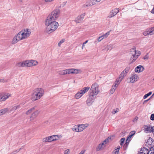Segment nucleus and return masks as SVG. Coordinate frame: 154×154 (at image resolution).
Masks as SVG:
<instances>
[{
	"mask_svg": "<svg viewBox=\"0 0 154 154\" xmlns=\"http://www.w3.org/2000/svg\"><path fill=\"white\" fill-rule=\"evenodd\" d=\"M60 13V10L57 9L53 11L48 16L45 21V24L47 26L46 32L50 33L56 29L58 26V22L54 21L57 18Z\"/></svg>",
	"mask_w": 154,
	"mask_h": 154,
	"instance_id": "1",
	"label": "nucleus"
},
{
	"mask_svg": "<svg viewBox=\"0 0 154 154\" xmlns=\"http://www.w3.org/2000/svg\"><path fill=\"white\" fill-rule=\"evenodd\" d=\"M130 54H131L132 57L130 59V63L129 64L135 62L137 59L138 57L141 54V52L138 51H136L135 48H133L130 49Z\"/></svg>",
	"mask_w": 154,
	"mask_h": 154,
	"instance_id": "2",
	"label": "nucleus"
},
{
	"mask_svg": "<svg viewBox=\"0 0 154 154\" xmlns=\"http://www.w3.org/2000/svg\"><path fill=\"white\" fill-rule=\"evenodd\" d=\"M89 97L86 100V104L88 106H90L94 101L97 95H95V94H94V93L89 92Z\"/></svg>",
	"mask_w": 154,
	"mask_h": 154,
	"instance_id": "3",
	"label": "nucleus"
},
{
	"mask_svg": "<svg viewBox=\"0 0 154 154\" xmlns=\"http://www.w3.org/2000/svg\"><path fill=\"white\" fill-rule=\"evenodd\" d=\"M89 92L94 93V94H95V95H97L98 94L99 92L98 87L96 83H95L92 85Z\"/></svg>",
	"mask_w": 154,
	"mask_h": 154,
	"instance_id": "4",
	"label": "nucleus"
},
{
	"mask_svg": "<svg viewBox=\"0 0 154 154\" xmlns=\"http://www.w3.org/2000/svg\"><path fill=\"white\" fill-rule=\"evenodd\" d=\"M119 11V8H116L114 9L110 12L107 17L110 18L115 16Z\"/></svg>",
	"mask_w": 154,
	"mask_h": 154,
	"instance_id": "5",
	"label": "nucleus"
},
{
	"mask_svg": "<svg viewBox=\"0 0 154 154\" xmlns=\"http://www.w3.org/2000/svg\"><path fill=\"white\" fill-rule=\"evenodd\" d=\"M146 148H148L149 146H154V141L153 140L151 137H149L146 142Z\"/></svg>",
	"mask_w": 154,
	"mask_h": 154,
	"instance_id": "6",
	"label": "nucleus"
},
{
	"mask_svg": "<svg viewBox=\"0 0 154 154\" xmlns=\"http://www.w3.org/2000/svg\"><path fill=\"white\" fill-rule=\"evenodd\" d=\"M125 71V69L124 70L121 72V74L120 75L119 78L116 79V84L114 85V87H116V86L117 85V83L118 84L123 79L125 74V73H124Z\"/></svg>",
	"mask_w": 154,
	"mask_h": 154,
	"instance_id": "7",
	"label": "nucleus"
},
{
	"mask_svg": "<svg viewBox=\"0 0 154 154\" xmlns=\"http://www.w3.org/2000/svg\"><path fill=\"white\" fill-rule=\"evenodd\" d=\"M143 34L145 36L154 34V27L150 28L148 31H146L143 32Z\"/></svg>",
	"mask_w": 154,
	"mask_h": 154,
	"instance_id": "8",
	"label": "nucleus"
},
{
	"mask_svg": "<svg viewBox=\"0 0 154 154\" xmlns=\"http://www.w3.org/2000/svg\"><path fill=\"white\" fill-rule=\"evenodd\" d=\"M61 137V136L57 135H53L49 137L48 138L49 139V140H50V141L51 142L52 141H55L57 140L58 139Z\"/></svg>",
	"mask_w": 154,
	"mask_h": 154,
	"instance_id": "9",
	"label": "nucleus"
},
{
	"mask_svg": "<svg viewBox=\"0 0 154 154\" xmlns=\"http://www.w3.org/2000/svg\"><path fill=\"white\" fill-rule=\"evenodd\" d=\"M34 91L35 93L38 94V95H40L41 97L43 96L44 94V91L42 88H37L35 89Z\"/></svg>",
	"mask_w": 154,
	"mask_h": 154,
	"instance_id": "10",
	"label": "nucleus"
},
{
	"mask_svg": "<svg viewBox=\"0 0 154 154\" xmlns=\"http://www.w3.org/2000/svg\"><path fill=\"white\" fill-rule=\"evenodd\" d=\"M138 78V77L137 74H132L130 78V82L131 83H133L135 81H137Z\"/></svg>",
	"mask_w": 154,
	"mask_h": 154,
	"instance_id": "11",
	"label": "nucleus"
},
{
	"mask_svg": "<svg viewBox=\"0 0 154 154\" xmlns=\"http://www.w3.org/2000/svg\"><path fill=\"white\" fill-rule=\"evenodd\" d=\"M146 148L147 154H154V146H149Z\"/></svg>",
	"mask_w": 154,
	"mask_h": 154,
	"instance_id": "12",
	"label": "nucleus"
},
{
	"mask_svg": "<svg viewBox=\"0 0 154 154\" xmlns=\"http://www.w3.org/2000/svg\"><path fill=\"white\" fill-rule=\"evenodd\" d=\"M41 97L40 95H38V94L35 93L34 91L32 99V101H34L39 99Z\"/></svg>",
	"mask_w": 154,
	"mask_h": 154,
	"instance_id": "13",
	"label": "nucleus"
},
{
	"mask_svg": "<svg viewBox=\"0 0 154 154\" xmlns=\"http://www.w3.org/2000/svg\"><path fill=\"white\" fill-rule=\"evenodd\" d=\"M144 70V68L143 66L139 65L135 69V71L136 72H143Z\"/></svg>",
	"mask_w": 154,
	"mask_h": 154,
	"instance_id": "14",
	"label": "nucleus"
},
{
	"mask_svg": "<svg viewBox=\"0 0 154 154\" xmlns=\"http://www.w3.org/2000/svg\"><path fill=\"white\" fill-rule=\"evenodd\" d=\"M27 60L24 62H20L17 63V66L19 67H23L25 66H28V64H27Z\"/></svg>",
	"mask_w": 154,
	"mask_h": 154,
	"instance_id": "15",
	"label": "nucleus"
},
{
	"mask_svg": "<svg viewBox=\"0 0 154 154\" xmlns=\"http://www.w3.org/2000/svg\"><path fill=\"white\" fill-rule=\"evenodd\" d=\"M27 64H28V66H35L37 64V62L35 60H32L31 61H28Z\"/></svg>",
	"mask_w": 154,
	"mask_h": 154,
	"instance_id": "16",
	"label": "nucleus"
},
{
	"mask_svg": "<svg viewBox=\"0 0 154 154\" xmlns=\"http://www.w3.org/2000/svg\"><path fill=\"white\" fill-rule=\"evenodd\" d=\"M23 31H21L19 32L18 34L16 35L17 37L18 38V40H21L24 39V38L23 36Z\"/></svg>",
	"mask_w": 154,
	"mask_h": 154,
	"instance_id": "17",
	"label": "nucleus"
},
{
	"mask_svg": "<svg viewBox=\"0 0 154 154\" xmlns=\"http://www.w3.org/2000/svg\"><path fill=\"white\" fill-rule=\"evenodd\" d=\"M10 95H5L0 94V102L5 101L7 98L9 97Z\"/></svg>",
	"mask_w": 154,
	"mask_h": 154,
	"instance_id": "18",
	"label": "nucleus"
},
{
	"mask_svg": "<svg viewBox=\"0 0 154 154\" xmlns=\"http://www.w3.org/2000/svg\"><path fill=\"white\" fill-rule=\"evenodd\" d=\"M93 5V4L92 0H90L87 2L86 4H84L82 6V7L86 8V7L92 6Z\"/></svg>",
	"mask_w": 154,
	"mask_h": 154,
	"instance_id": "19",
	"label": "nucleus"
},
{
	"mask_svg": "<svg viewBox=\"0 0 154 154\" xmlns=\"http://www.w3.org/2000/svg\"><path fill=\"white\" fill-rule=\"evenodd\" d=\"M39 112L38 110H37L35 111L31 114L30 118L31 119H34L38 116Z\"/></svg>",
	"mask_w": 154,
	"mask_h": 154,
	"instance_id": "20",
	"label": "nucleus"
},
{
	"mask_svg": "<svg viewBox=\"0 0 154 154\" xmlns=\"http://www.w3.org/2000/svg\"><path fill=\"white\" fill-rule=\"evenodd\" d=\"M70 73L73 74H77L79 73V71L80 70L77 69H70Z\"/></svg>",
	"mask_w": 154,
	"mask_h": 154,
	"instance_id": "21",
	"label": "nucleus"
},
{
	"mask_svg": "<svg viewBox=\"0 0 154 154\" xmlns=\"http://www.w3.org/2000/svg\"><path fill=\"white\" fill-rule=\"evenodd\" d=\"M90 88L89 87H86L82 88V89L80 90V91H81V92H82V94H83L87 92L90 89Z\"/></svg>",
	"mask_w": 154,
	"mask_h": 154,
	"instance_id": "22",
	"label": "nucleus"
},
{
	"mask_svg": "<svg viewBox=\"0 0 154 154\" xmlns=\"http://www.w3.org/2000/svg\"><path fill=\"white\" fill-rule=\"evenodd\" d=\"M70 73V69H66L63 70L61 72V75H63L66 74H69Z\"/></svg>",
	"mask_w": 154,
	"mask_h": 154,
	"instance_id": "23",
	"label": "nucleus"
},
{
	"mask_svg": "<svg viewBox=\"0 0 154 154\" xmlns=\"http://www.w3.org/2000/svg\"><path fill=\"white\" fill-rule=\"evenodd\" d=\"M83 94H82V92H81L80 90L79 91L77 94L75 95V97L76 99H79L81 97Z\"/></svg>",
	"mask_w": 154,
	"mask_h": 154,
	"instance_id": "24",
	"label": "nucleus"
},
{
	"mask_svg": "<svg viewBox=\"0 0 154 154\" xmlns=\"http://www.w3.org/2000/svg\"><path fill=\"white\" fill-rule=\"evenodd\" d=\"M83 20V17L81 16H79L78 17L75 19V22L77 23L81 22Z\"/></svg>",
	"mask_w": 154,
	"mask_h": 154,
	"instance_id": "25",
	"label": "nucleus"
},
{
	"mask_svg": "<svg viewBox=\"0 0 154 154\" xmlns=\"http://www.w3.org/2000/svg\"><path fill=\"white\" fill-rule=\"evenodd\" d=\"M8 111V108H5L0 110V116L4 114Z\"/></svg>",
	"mask_w": 154,
	"mask_h": 154,
	"instance_id": "26",
	"label": "nucleus"
},
{
	"mask_svg": "<svg viewBox=\"0 0 154 154\" xmlns=\"http://www.w3.org/2000/svg\"><path fill=\"white\" fill-rule=\"evenodd\" d=\"M87 125V124L84 125H79L78 128H79V131L80 132L83 131V130L85 129V128L87 127V125H86V126H85V125Z\"/></svg>",
	"mask_w": 154,
	"mask_h": 154,
	"instance_id": "27",
	"label": "nucleus"
},
{
	"mask_svg": "<svg viewBox=\"0 0 154 154\" xmlns=\"http://www.w3.org/2000/svg\"><path fill=\"white\" fill-rule=\"evenodd\" d=\"M146 147L141 148L138 154H147Z\"/></svg>",
	"mask_w": 154,
	"mask_h": 154,
	"instance_id": "28",
	"label": "nucleus"
},
{
	"mask_svg": "<svg viewBox=\"0 0 154 154\" xmlns=\"http://www.w3.org/2000/svg\"><path fill=\"white\" fill-rule=\"evenodd\" d=\"M131 137H130V136L128 135L126 140V148L127 147L128 145V144L129 142L131 140Z\"/></svg>",
	"mask_w": 154,
	"mask_h": 154,
	"instance_id": "29",
	"label": "nucleus"
},
{
	"mask_svg": "<svg viewBox=\"0 0 154 154\" xmlns=\"http://www.w3.org/2000/svg\"><path fill=\"white\" fill-rule=\"evenodd\" d=\"M19 41V40H18V38L17 37L16 35L13 38L12 42V44H15L17 43L18 41Z\"/></svg>",
	"mask_w": 154,
	"mask_h": 154,
	"instance_id": "30",
	"label": "nucleus"
},
{
	"mask_svg": "<svg viewBox=\"0 0 154 154\" xmlns=\"http://www.w3.org/2000/svg\"><path fill=\"white\" fill-rule=\"evenodd\" d=\"M120 147L119 146L117 149L113 150L112 152V154H118Z\"/></svg>",
	"mask_w": 154,
	"mask_h": 154,
	"instance_id": "31",
	"label": "nucleus"
},
{
	"mask_svg": "<svg viewBox=\"0 0 154 154\" xmlns=\"http://www.w3.org/2000/svg\"><path fill=\"white\" fill-rule=\"evenodd\" d=\"M35 107H33L30 109L26 112V115H28L31 113L32 111L34 110L35 109Z\"/></svg>",
	"mask_w": 154,
	"mask_h": 154,
	"instance_id": "32",
	"label": "nucleus"
},
{
	"mask_svg": "<svg viewBox=\"0 0 154 154\" xmlns=\"http://www.w3.org/2000/svg\"><path fill=\"white\" fill-rule=\"evenodd\" d=\"M72 130L73 131H76L77 132H79V128H78V127L77 126H75L74 127L72 128Z\"/></svg>",
	"mask_w": 154,
	"mask_h": 154,
	"instance_id": "33",
	"label": "nucleus"
},
{
	"mask_svg": "<svg viewBox=\"0 0 154 154\" xmlns=\"http://www.w3.org/2000/svg\"><path fill=\"white\" fill-rule=\"evenodd\" d=\"M152 127H150V126H147L145 127V129L147 131H148L150 133L152 132L151 131L152 130Z\"/></svg>",
	"mask_w": 154,
	"mask_h": 154,
	"instance_id": "34",
	"label": "nucleus"
},
{
	"mask_svg": "<svg viewBox=\"0 0 154 154\" xmlns=\"http://www.w3.org/2000/svg\"><path fill=\"white\" fill-rule=\"evenodd\" d=\"M125 140V138L123 137L120 140V145L122 146L123 144H124V143Z\"/></svg>",
	"mask_w": 154,
	"mask_h": 154,
	"instance_id": "35",
	"label": "nucleus"
},
{
	"mask_svg": "<svg viewBox=\"0 0 154 154\" xmlns=\"http://www.w3.org/2000/svg\"><path fill=\"white\" fill-rule=\"evenodd\" d=\"M20 105H17L16 106H13L12 109V110H15L17 109H19L20 108Z\"/></svg>",
	"mask_w": 154,
	"mask_h": 154,
	"instance_id": "36",
	"label": "nucleus"
},
{
	"mask_svg": "<svg viewBox=\"0 0 154 154\" xmlns=\"http://www.w3.org/2000/svg\"><path fill=\"white\" fill-rule=\"evenodd\" d=\"M152 93V92H149L147 94H146L144 96L143 98L144 99H145L147 97L150 95Z\"/></svg>",
	"mask_w": 154,
	"mask_h": 154,
	"instance_id": "37",
	"label": "nucleus"
},
{
	"mask_svg": "<svg viewBox=\"0 0 154 154\" xmlns=\"http://www.w3.org/2000/svg\"><path fill=\"white\" fill-rule=\"evenodd\" d=\"M102 146L100 144H99L98 146L97 147L96 149V150L97 151H99L101 149Z\"/></svg>",
	"mask_w": 154,
	"mask_h": 154,
	"instance_id": "38",
	"label": "nucleus"
},
{
	"mask_svg": "<svg viewBox=\"0 0 154 154\" xmlns=\"http://www.w3.org/2000/svg\"><path fill=\"white\" fill-rule=\"evenodd\" d=\"M113 86L114 85H113L112 87H113ZM115 91V89L114 88H112L109 91L110 94H112L113 93V92Z\"/></svg>",
	"mask_w": 154,
	"mask_h": 154,
	"instance_id": "39",
	"label": "nucleus"
},
{
	"mask_svg": "<svg viewBox=\"0 0 154 154\" xmlns=\"http://www.w3.org/2000/svg\"><path fill=\"white\" fill-rule=\"evenodd\" d=\"M23 35L24 38V39L26 38V37H27V36H29L28 33L25 32H23Z\"/></svg>",
	"mask_w": 154,
	"mask_h": 154,
	"instance_id": "40",
	"label": "nucleus"
},
{
	"mask_svg": "<svg viewBox=\"0 0 154 154\" xmlns=\"http://www.w3.org/2000/svg\"><path fill=\"white\" fill-rule=\"evenodd\" d=\"M104 38H105V37L103 36V35L101 36H100L98 38V42H100Z\"/></svg>",
	"mask_w": 154,
	"mask_h": 154,
	"instance_id": "41",
	"label": "nucleus"
},
{
	"mask_svg": "<svg viewBox=\"0 0 154 154\" xmlns=\"http://www.w3.org/2000/svg\"><path fill=\"white\" fill-rule=\"evenodd\" d=\"M65 41V39H63L61 40L59 42L58 45L59 46H60L61 44L64 42Z\"/></svg>",
	"mask_w": 154,
	"mask_h": 154,
	"instance_id": "42",
	"label": "nucleus"
},
{
	"mask_svg": "<svg viewBox=\"0 0 154 154\" xmlns=\"http://www.w3.org/2000/svg\"><path fill=\"white\" fill-rule=\"evenodd\" d=\"M119 111V109L118 108H116V109H114L112 111V113L113 114H114L118 112Z\"/></svg>",
	"mask_w": 154,
	"mask_h": 154,
	"instance_id": "43",
	"label": "nucleus"
},
{
	"mask_svg": "<svg viewBox=\"0 0 154 154\" xmlns=\"http://www.w3.org/2000/svg\"><path fill=\"white\" fill-rule=\"evenodd\" d=\"M24 32L28 33L29 36L30 35L31 32H30V30L29 29H24Z\"/></svg>",
	"mask_w": 154,
	"mask_h": 154,
	"instance_id": "44",
	"label": "nucleus"
},
{
	"mask_svg": "<svg viewBox=\"0 0 154 154\" xmlns=\"http://www.w3.org/2000/svg\"><path fill=\"white\" fill-rule=\"evenodd\" d=\"M110 33V31H109L106 33L104 34L103 35V36L105 37V38H106L109 35Z\"/></svg>",
	"mask_w": 154,
	"mask_h": 154,
	"instance_id": "45",
	"label": "nucleus"
},
{
	"mask_svg": "<svg viewBox=\"0 0 154 154\" xmlns=\"http://www.w3.org/2000/svg\"><path fill=\"white\" fill-rule=\"evenodd\" d=\"M149 56H148V54L147 53L145 56L143 57V59L144 60H147L148 59Z\"/></svg>",
	"mask_w": 154,
	"mask_h": 154,
	"instance_id": "46",
	"label": "nucleus"
},
{
	"mask_svg": "<svg viewBox=\"0 0 154 154\" xmlns=\"http://www.w3.org/2000/svg\"><path fill=\"white\" fill-rule=\"evenodd\" d=\"M48 137H49L44 138V141L45 142H50V140H49V139L48 138Z\"/></svg>",
	"mask_w": 154,
	"mask_h": 154,
	"instance_id": "47",
	"label": "nucleus"
},
{
	"mask_svg": "<svg viewBox=\"0 0 154 154\" xmlns=\"http://www.w3.org/2000/svg\"><path fill=\"white\" fill-rule=\"evenodd\" d=\"M150 119L152 121L154 120V114H152L151 115Z\"/></svg>",
	"mask_w": 154,
	"mask_h": 154,
	"instance_id": "48",
	"label": "nucleus"
},
{
	"mask_svg": "<svg viewBox=\"0 0 154 154\" xmlns=\"http://www.w3.org/2000/svg\"><path fill=\"white\" fill-rule=\"evenodd\" d=\"M130 69V66H128L126 68V73L128 72Z\"/></svg>",
	"mask_w": 154,
	"mask_h": 154,
	"instance_id": "49",
	"label": "nucleus"
},
{
	"mask_svg": "<svg viewBox=\"0 0 154 154\" xmlns=\"http://www.w3.org/2000/svg\"><path fill=\"white\" fill-rule=\"evenodd\" d=\"M69 152V149H67L65 151L64 154H68V153Z\"/></svg>",
	"mask_w": 154,
	"mask_h": 154,
	"instance_id": "50",
	"label": "nucleus"
},
{
	"mask_svg": "<svg viewBox=\"0 0 154 154\" xmlns=\"http://www.w3.org/2000/svg\"><path fill=\"white\" fill-rule=\"evenodd\" d=\"M7 81V80H5L4 79H0V82H5Z\"/></svg>",
	"mask_w": 154,
	"mask_h": 154,
	"instance_id": "51",
	"label": "nucleus"
},
{
	"mask_svg": "<svg viewBox=\"0 0 154 154\" xmlns=\"http://www.w3.org/2000/svg\"><path fill=\"white\" fill-rule=\"evenodd\" d=\"M135 131H131L130 133V134H132V135H134L135 133Z\"/></svg>",
	"mask_w": 154,
	"mask_h": 154,
	"instance_id": "52",
	"label": "nucleus"
},
{
	"mask_svg": "<svg viewBox=\"0 0 154 154\" xmlns=\"http://www.w3.org/2000/svg\"><path fill=\"white\" fill-rule=\"evenodd\" d=\"M103 141L105 143V144H106L107 143L109 142V140H108V139L106 138Z\"/></svg>",
	"mask_w": 154,
	"mask_h": 154,
	"instance_id": "53",
	"label": "nucleus"
},
{
	"mask_svg": "<svg viewBox=\"0 0 154 154\" xmlns=\"http://www.w3.org/2000/svg\"><path fill=\"white\" fill-rule=\"evenodd\" d=\"M152 130L151 131L152 133L154 134V126L152 127Z\"/></svg>",
	"mask_w": 154,
	"mask_h": 154,
	"instance_id": "54",
	"label": "nucleus"
},
{
	"mask_svg": "<svg viewBox=\"0 0 154 154\" xmlns=\"http://www.w3.org/2000/svg\"><path fill=\"white\" fill-rule=\"evenodd\" d=\"M93 5L96 4L97 2L96 0H92Z\"/></svg>",
	"mask_w": 154,
	"mask_h": 154,
	"instance_id": "55",
	"label": "nucleus"
},
{
	"mask_svg": "<svg viewBox=\"0 0 154 154\" xmlns=\"http://www.w3.org/2000/svg\"><path fill=\"white\" fill-rule=\"evenodd\" d=\"M88 42V40H86L85 41L83 44L82 45V48H83V47L85 45V44Z\"/></svg>",
	"mask_w": 154,
	"mask_h": 154,
	"instance_id": "56",
	"label": "nucleus"
},
{
	"mask_svg": "<svg viewBox=\"0 0 154 154\" xmlns=\"http://www.w3.org/2000/svg\"><path fill=\"white\" fill-rule=\"evenodd\" d=\"M114 136L113 135H112L111 136H110L108 137L107 139H108V140H111L112 137H113Z\"/></svg>",
	"mask_w": 154,
	"mask_h": 154,
	"instance_id": "57",
	"label": "nucleus"
},
{
	"mask_svg": "<svg viewBox=\"0 0 154 154\" xmlns=\"http://www.w3.org/2000/svg\"><path fill=\"white\" fill-rule=\"evenodd\" d=\"M137 119H138V118L136 117L135 118H134L133 120V122H136L137 121Z\"/></svg>",
	"mask_w": 154,
	"mask_h": 154,
	"instance_id": "58",
	"label": "nucleus"
},
{
	"mask_svg": "<svg viewBox=\"0 0 154 154\" xmlns=\"http://www.w3.org/2000/svg\"><path fill=\"white\" fill-rule=\"evenodd\" d=\"M85 15V13H84L79 16H81L82 17H83V19H84V17Z\"/></svg>",
	"mask_w": 154,
	"mask_h": 154,
	"instance_id": "59",
	"label": "nucleus"
},
{
	"mask_svg": "<svg viewBox=\"0 0 154 154\" xmlns=\"http://www.w3.org/2000/svg\"><path fill=\"white\" fill-rule=\"evenodd\" d=\"M84 152H85V151H84L83 150H82L79 154H84Z\"/></svg>",
	"mask_w": 154,
	"mask_h": 154,
	"instance_id": "60",
	"label": "nucleus"
},
{
	"mask_svg": "<svg viewBox=\"0 0 154 154\" xmlns=\"http://www.w3.org/2000/svg\"><path fill=\"white\" fill-rule=\"evenodd\" d=\"M100 144L102 146L105 144V143L103 141L102 143H101Z\"/></svg>",
	"mask_w": 154,
	"mask_h": 154,
	"instance_id": "61",
	"label": "nucleus"
},
{
	"mask_svg": "<svg viewBox=\"0 0 154 154\" xmlns=\"http://www.w3.org/2000/svg\"><path fill=\"white\" fill-rule=\"evenodd\" d=\"M151 13L152 14H154V6L153 7V9L151 11Z\"/></svg>",
	"mask_w": 154,
	"mask_h": 154,
	"instance_id": "62",
	"label": "nucleus"
},
{
	"mask_svg": "<svg viewBox=\"0 0 154 154\" xmlns=\"http://www.w3.org/2000/svg\"><path fill=\"white\" fill-rule=\"evenodd\" d=\"M66 2H64L63 3V7L64 6L66 5Z\"/></svg>",
	"mask_w": 154,
	"mask_h": 154,
	"instance_id": "63",
	"label": "nucleus"
},
{
	"mask_svg": "<svg viewBox=\"0 0 154 154\" xmlns=\"http://www.w3.org/2000/svg\"><path fill=\"white\" fill-rule=\"evenodd\" d=\"M129 136H130V137H132L133 135H132L131 134L129 133Z\"/></svg>",
	"mask_w": 154,
	"mask_h": 154,
	"instance_id": "64",
	"label": "nucleus"
}]
</instances>
